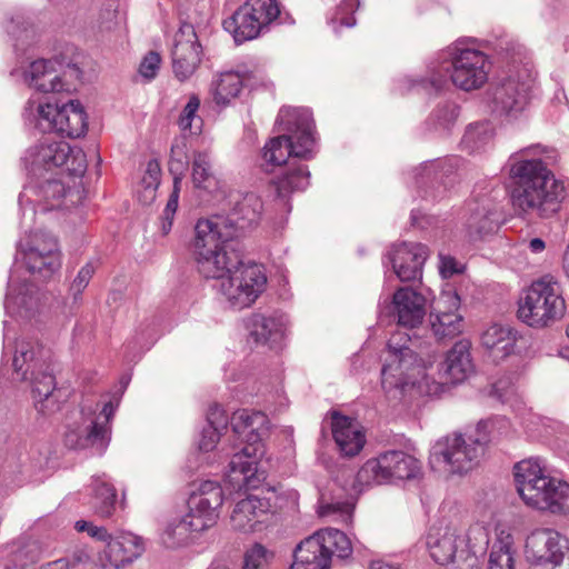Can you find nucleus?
<instances>
[{"label": "nucleus", "mask_w": 569, "mask_h": 569, "mask_svg": "<svg viewBox=\"0 0 569 569\" xmlns=\"http://www.w3.org/2000/svg\"><path fill=\"white\" fill-rule=\"evenodd\" d=\"M528 150L509 158L511 201L523 213L540 218L556 214L567 197L566 186L556 179L547 164L538 158H526Z\"/></svg>", "instance_id": "f257e3e1"}, {"label": "nucleus", "mask_w": 569, "mask_h": 569, "mask_svg": "<svg viewBox=\"0 0 569 569\" xmlns=\"http://www.w3.org/2000/svg\"><path fill=\"white\" fill-rule=\"evenodd\" d=\"M230 422L233 432L246 446L232 456L228 479L239 488L249 487L257 472L256 457L261 448L260 442L268 431V417L261 411L241 409L232 415Z\"/></svg>", "instance_id": "f03ea898"}, {"label": "nucleus", "mask_w": 569, "mask_h": 569, "mask_svg": "<svg viewBox=\"0 0 569 569\" xmlns=\"http://www.w3.org/2000/svg\"><path fill=\"white\" fill-rule=\"evenodd\" d=\"M412 346L410 336L402 331L395 332L388 341L381 386L390 398L402 397L409 388L420 385L425 377V366Z\"/></svg>", "instance_id": "7ed1b4c3"}, {"label": "nucleus", "mask_w": 569, "mask_h": 569, "mask_svg": "<svg viewBox=\"0 0 569 569\" xmlns=\"http://www.w3.org/2000/svg\"><path fill=\"white\" fill-rule=\"evenodd\" d=\"M279 121L287 134L270 139L263 148L267 163L281 166L292 158L309 159L315 146L313 121L308 110L281 109Z\"/></svg>", "instance_id": "20e7f679"}, {"label": "nucleus", "mask_w": 569, "mask_h": 569, "mask_svg": "<svg viewBox=\"0 0 569 569\" xmlns=\"http://www.w3.org/2000/svg\"><path fill=\"white\" fill-rule=\"evenodd\" d=\"M488 543L483 528L475 527L468 533L446 530L440 537L429 536L431 558L446 569H480V557Z\"/></svg>", "instance_id": "39448f33"}, {"label": "nucleus", "mask_w": 569, "mask_h": 569, "mask_svg": "<svg viewBox=\"0 0 569 569\" xmlns=\"http://www.w3.org/2000/svg\"><path fill=\"white\" fill-rule=\"evenodd\" d=\"M560 283L550 276L533 281L519 301V319L532 328L550 327L566 315Z\"/></svg>", "instance_id": "423d86ee"}, {"label": "nucleus", "mask_w": 569, "mask_h": 569, "mask_svg": "<svg viewBox=\"0 0 569 569\" xmlns=\"http://www.w3.org/2000/svg\"><path fill=\"white\" fill-rule=\"evenodd\" d=\"M449 56L450 62L432 71L430 77V83L436 90L445 87L449 72L452 83L466 91L478 89L487 82L490 61L482 51L456 48Z\"/></svg>", "instance_id": "0eeeda50"}, {"label": "nucleus", "mask_w": 569, "mask_h": 569, "mask_svg": "<svg viewBox=\"0 0 569 569\" xmlns=\"http://www.w3.org/2000/svg\"><path fill=\"white\" fill-rule=\"evenodd\" d=\"M351 553V542L342 531L320 529L296 547L290 569H330L332 556L345 559Z\"/></svg>", "instance_id": "6e6552de"}, {"label": "nucleus", "mask_w": 569, "mask_h": 569, "mask_svg": "<svg viewBox=\"0 0 569 569\" xmlns=\"http://www.w3.org/2000/svg\"><path fill=\"white\" fill-rule=\"evenodd\" d=\"M485 450L476 437L451 433L439 438L430 450V465L450 475H465L476 468Z\"/></svg>", "instance_id": "1a4fd4ad"}, {"label": "nucleus", "mask_w": 569, "mask_h": 569, "mask_svg": "<svg viewBox=\"0 0 569 569\" xmlns=\"http://www.w3.org/2000/svg\"><path fill=\"white\" fill-rule=\"evenodd\" d=\"M24 163L33 176H42V171L54 170V174L81 176L86 170L84 154L81 150H73L62 140L43 139L28 149Z\"/></svg>", "instance_id": "9d476101"}, {"label": "nucleus", "mask_w": 569, "mask_h": 569, "mask_svg": "<svg viewBox=\"0 0 569 569\" xmlns=\"http://www.w3.org/2000/svg\"><path fill=\"white\" fill-rule=\"evenodd\" d=\"M267 287V276L260 264L243 263L233 269L220 283V293L230 308L250 307Z\"/></svg>", "instance_id": "9b49d317"}, {"label": "nucleus", "mask_w": 569, "mask_h": 569, "mask_svg": "<svg viewBox=\"0 0 569 569\" xmlns=\"http://www.w3.org/2000/svg\"><path fill=\"white\" fill-rule=\"evenodd\" d=\"M531 569H569V543L567 538L552 529L532 531L525 547Z\"/></svg>", "instance_id": "f8f14e48"}, {"label": "nucleus", "mask_w": 569, "mask_h": 569, "mask_svg": "<svg viewBox=\"0 0 569 569\" xmlns=\"http://www.w3.org/2000/svg\"><path fill=\"white\" fill-rule=\"evenodd\" d=\"M420 462L413 456L401 450H392L368 460L357 477L361 483L380 485L392 478L413 479L420 473Z\"/></svg>", "instance_id": "ddd939ff"}, {"label": "nucleus", "mask_w": 569, "mask_h": 569, "mask_svg": "<svg viewBox=\"0 0 569 569\" xmlns=\"http://www.w3.org/2000/svg\"><path fill=\"white\" fill-rule=\"evenodd\" d=\"M38 126L43 131H56L69 138H79L87 131V114L81 103L74 100L61 107L50 102L40 103Z\"/></svg>", "instance_id": "4468645a"}, {"label": "nucleus", "mask_w": 569, "mask_h": 569, "mask_svg": "<svg viewBox=\"0 0 569 569\" xmlns=\"http://www.w3.org/2000/svg\"><path fill=\"white\" fill-rule=\"evenodd\" d=\"M19 253L22 256L27 269L43 278L50 277L61 266L57 239L44 231L33 232L21 240Z\"/></svg>", "instance_id": "2eb2a0df"}, {"label": "nucleus", "mask_w": 569, "mask_h": 569, "mask_svg": "<svg viewBox=\"0 0 569 569\" xmlns=\"http://www.w3.org/2000/svg\"><path fill=\"white\" fill-rule=\"evenodd\" d=\"M114 410L113 403L107 402L98 415L86 417L81 426L66 432V446L71 449L91 447L102 453L110 441V420Z\"/></svg>", "instance_id": "dca6fc26"}, {"label": "nucleus", "mask_w": 569, "mask_h": 569, "mask_svg": "<svg viewBox=\"0 0 569 569\" xmlns=\"http://www.w3.org/2000/svg\"><path fill=\"white\" fill-rule=\"evenodd\" d=\"M276 512L277 507L271 505L270 498L249 495L234 505L230 523L240 532H258L273 522Z\"/></svg>", "instance_id": "f3484780"}, {"label": "nucleus", "mask_w": 569, "mask_h": 569, "mask_svg": "<svg viewBox=\"0 0 569 569\" xmlns=\"http://www.w3.org/2000/svg\"><path fill=\"white\" fill-rule=\"evenodd\" d=\"M171 57L174 76L180 81L189 79L199 67L201 46L192 24L182 23L176 32Z\"/></svg>", "instance_id": "a211bd4d"}, {"label": "nucleus", "mask_w": 569, "mask_h": 569, "mask_svg": "<svg viewBox=\"0 0 569 569\" xmlns=\"http://www.w3.org/2000/svg\"><path fill=\"white\" fill-rule=\"evenodd\" d=\"M223 490L219 482L206 480L199 483L188 500L189 517L200 521L209 530L219 519V510L223 503Z\"/></svg>", "instance_id": "6ab92c4d"}, {"label": "nucleus", "mask_w": 569, "mask_h": 569, "mask_svg": "<svg viewBox=\"0 0 569 569\" xmlns=\"http://www.w3.org/2000/svg\"><path fill=\"white\" fill-rule=\"evenodd\" d=\"M428 256L427 246L406 241L392 244L387 253L393 272L403 282L421 278L422 267Z\"/></svg>", "instance_id": "aec40b11"}, {"label": "nucleus", "mask_w": 569, "mask_h": 569, "mask_svg": "<svg viewBox=\"0 0 569 569\" xmlns=\"http://www.w3.org/2000/svg\"><path fill=\"white\" fill-rule=\"evenodd\" d=\"M459 305L456 292H445L438 300L429 317L431 330L438 340L452 339L462 332L463 318L456 312Z\"/></svg>", "instance_id": "412c9836"}, {"label": "nucleus", "mask_w": 569, "mask_h": 569, "mask_svg": "<svg viewBox=\"0 0 569 569\" xmlns=\"http://www.w3.org/2000/svg\"><path fill=\"white\" fill-rule=\"evenodd\" d=\"M531 84L512 77L505 79L492 91L493 110L500 114L516 116L529 101Z\"/></svg>", "instance_id": "4be33fe9"}, {"label": "nucleus", "mask_w": 569, "mask_h": 569, "mask_svg": "<svg viewBox=\"0 0 569 569\" xmlns=\"http://www.w3.org/2000/svg\"><path fill=\"white\" fill-rule=\"evenodd\" d=\"M224 219L213 217L198 220L194 227V238L191 244L192 257H199L200 253L208 254L210 251L229 247L231 232L223 231Z\"/></svg>", "instance_id": "5701e85b"}, {"label": "nucleus", "mask_w": 569, "mask_h": 569, "mask_svg": "<svg viewBox=\"0 0 569 569\" xmlns=\"http://www.w3.org/2000/svg\"><path fill=\"white\" fill-rule=\"evenodd\" d=\"M392 315L397 323L413 329L422 323L426 316V298L409 288H399L392 296Z\"/></svg>", "instance_id": "b1692460"}, {"label": "nucleus", "mask_w": 569, "mask_h": 569, "mask_svg": "<svg viewBox=\"0 0 569 569\" xmlns=\"http://www.w3.org/2000/svg\"><path fill=\"white\" fill-rule=\"evenodd\" d=\"M71 173L53 174L43 178L37 186L29 190L36 196L34 201L41 211L60 209L64 206L69 197H72L70 182Z\"/></svg>", "instance_id": "393cba45"}, {"label": "nucleus", "mask_w": 569, "mask_h": 569, "mask_svg": "<svg viewBox=\"0 0 569 569\" xmlns=\"http://www.w3.org/2000/svg\"><path fill=\"white\" fill-rule=\"evenodd\" d=\"M26 80L30 87L44 93L69 90L62 64L53 60L33 61L26 72Z\"/></svg>", "instance_id": "a878e982"}, {"label": "nucleus", "mask_w": 569, "mask_h": 569, "mask_svg": "<svg viewBox=\"0 0 569 569\" xmlns=\"http://www.w3.org/2000/svg\"><path fill=\"white\" fill-rule=\"evenodd\" d=\"M143 549V543L140 538L131 533H126L107 540V547L99 560L102 565V569H107L108 566L113 569H119L139 558Z\"/></svg>", "instance_id": "bb28decb"}, {"label": "nucleus", "mask_w": 569, "mask_h": 569, "mask_svg": "<svg viewBox=\"0 0 569 569\" xmlns=\"http://www.w3.org/2000/svg\"><path fill=\"white\" fill-rule=\"evenodd\" d=\"M331 431L340 451L347 457L357 456L366 443L362 426L355 419L333 412Z\"/></svg>", "instance_id": "cd10ccee"}, {"label": "nucleus", "mask_w": 569, "mask_h": 569, "mask_svg": "<svg viewBox=\"0 0 569 569\" xmlns=\"http://www.w3.org/2000/svg\"><path fill=\"white\" fill-rule=\"evenodd\" d=\"M498 223V216L490 200L482 199L468 203L465 226L470 241L495 232Z\"/></svg>", "instance_id": "c85d7f7f"}, {"label": "nucleus", "mask_w": 569, "mask_h": 569, "mask_svg": "<svg viewBox=\"0 0 569 569\" xmlns=\"http://www.w3.org/2000/svg\"><path fill=\"white\" fill-rule=\"evenodd\" d=\"M207 531L200 521L189 517L186 512L183 516L174 517L166 525L161 533V542L168 549H179L194 542Z\"/></svg>", "instance_id": "c756f323"}, {"label": "nucleus", "mask_w": 569, "mask_h": 569, "mask_svg": "<svg viewBox=\"0 0 569 569\" xmlns=\"http://www.w3.org/2000/svg\"><path fill=\"white\" fill-rule=\"evenodd\" d=\"M197 270L207 279L224 280L230 272L240 264V256L229 247L210 251L208 254L200 253L193 258Z\"/></svg>", "instance_id": "7c9ffc66"}, {"label": "nucleus", "mask_w": 569, "mask_h": 569, "mask_svg": "<svg viewBox=\"0 0 569 569\" xmlns=\"http://www.w3.org/2000/svg\"><path fill=\"white\" fill-rule=\"evenodd\" d=\"M441 370L452 383L462 382L475 372L470 340L460 339L453 345L446 355Z\"/></svg>", "instance_id": "2f4dec72"}, {"label": "nucleus", "mask_w": 569, "mask_h": 569, "mask_svg": "<svg viewBox=\"0 0 569 569\" xmlns=\"http://www.w3.org/2000/svg\"><path fill=\"white\" fill-rule=\"evenodd\" d=\"M228 221L238 229L257 226L263 214V202L254 192L237 193L232 196Z\"/></svg>", "instance_id": "473e14b6"}, {"label": "nucleus", "mask_w": 569, "mask_h": 569, "mask_svg": "<svg viewBox=\"0 0 569 569\" xmlns=\"http://www.w3.org/2000/svg\"><path fill=\"white\" fill-rule=\"evenodd\" d=\"M518 332L507 325L493 323L481 335V346L495 361L502 360L515 352Z\"/></svg>", "instance_id": "72a5a7b5"}, {"label": "nucleus", "mask_w": 569, "mask_h": 569, "mask_svg": "<svg viewBox=\"0 0 569 569\" xmlns=\"http://www.w3.org/2000/svg\"><path fill=\"white\" fill-rule=\"evenodd\" d=\"M47 351L36 341L17 342L12 366L20 380H28L29 375L47 367Z\"/></svg>", "instance_id": "f704fd0d"}, {"label": "nucleus", "mask_w": 569, "mask_h": 569, "mask_svg": "<svg viewBox=\"0 0 569 569\" xmlns=\"http://www.w3.org/2000/svg\"><path fill=\"white\" fill-rule=\"evenodd\" d=\"M4 308L12 317L29 319L38 311L39 298L31 284L22 283L16 288L9 282Z\"/></svg>", "instance_id": "c9c22d12"}, {"label": "nucleus", "mask_w": 569, "mask_h": 569, "mask_svg": "<svg viewBox=\"0 0 569 569\" xmlns=\"http://www.w3.org/2000/svg\"><path fill=\"white\" fill-rule=\"evenodd\" d=\"M243 81V76L238 71L229 70L217 73L209 88L212 101L221 108L230 106L240 96Z\"/></svg>", "instance_id": "e433bc0d"}, {"label": "nucleus", "mask_w": 569, "mask_h": 569, "mask_svg": "<svg viewBox=\"0 0 569 569\" xmlns=\"http://www.w3.org/2000/svg\"><path fill=\"white\" fill-rule=\"evenodd\" d=\"M49 366L43 369L34 371L28 379L32 382V395L36 409L43 413L49 415L58 409L56 396L53 393L56 388L54 377L48 371Z\"/></svg>", "instance_id": "4c0bfd02"}, {"label": "nucleus", "mask_w": 569, "mask_h": 569, "mask_svg": "<svg viewBox=\"0 0 569 569\" xmlns=\"http://www.w3.org/2000/svg\"><path fill=\"white\" fill-rule=\"evenodd\" d=\"M246 327L249 337L258 345L277 341L282 337V323L273 316L253 313L247 319Z\"/></svg>", "instance_id": "58836bf2"}, {"label": "nucleus", "mask_w": 569, "mask_h": 569, "mask_svg": "<svg viewBox=\"0 0 569 569\" xmlns=\"http://www.w3.org/2000/svg\"><path fill=\"white\" fill-rule=\"evenodd\" d=\"M223 27L232 33L234 41L238 43L257 38L262 31L254 16L249 12L248 7L243 3L229 19L223 21Z\"/></svg>", "instance_id": "ea45409f"}, {"label": "nucleus", "mask_w": 569, "mask_h": 569, "mask_svg": "<svg viewBox=\"0 0 569 569\" xmlns=\"http://www.w3.org/2000/svg\"><path fill=\"white\" fill-rule=\"evenodd\" d=\"M310 172L305 164L293 163L277 179L270 182V187L278 198L284 199L295 191H302L309 186Z\"/></svg>", "instance_id": "a19ab883"}, {"label": "nucleus", "mask_w": 569, "mask_h": 569, "mask_svg": "<svg viewBox=\"0 0 569 569\" xmlns=\"http://www.w3.org/2000/svg\"><path fill=\"white\" fill-rule=\"evenodd\" d=\"M548 478L547 466L540 458H528L515 466L517 490L531 491L532 485H545Z\"/></svg>", "instance_id": "79ce46f5"}, {"label": "nucleus", "mask_w": 569, "mask_h": 569, "mask_svg": "<svg viewBox=\"0 0 569 569\" xmlns=\"http://www.w3.org/2000/svg\"><path fill=\"white\" fill-rule=\"evenodd\" d=\"M512 433L511 422L506 417H492L480 420L476 427V439L481 442L483 450L486 446L495 440L510 437Z\"/></svg>", "instance_id": "37998d69"}, {"label": "nucleus", "mask_w": 569, "mask_h": 569, "mask_svg": "<svg viewBox=\"0 0 569 569\" xmlns=\"http://www.w3.org/2000/svg\"><path fill=\"white\" fill-rule=\"evenodd\" d=\"M93 496L91 506L97 515L100 517H110L114 510L116 505V489L107 480L97 477L92 480Z\"/></svg>", "instance_id": "c03bdc74"}, {"label": "nucleus", "mask_w": 569, "mask_h": 569, "mask_svg": "<svg viewBox=\"0 0 569 569\" xmlns=\"http://www.w3.org/2000/svg\"><path fill=\"white\" fill-rule=\"evenodd\" d=\"M191 178L197 189L211 191L217 188L218 180L212 171L211 160L207 152L193 153Z\"/></svg>", "instance_id": "a18cd8bd"}, {"label": "nucleus", "mask_w": 569, "mask_h": 569, "mask_svg": "<svg viewBox=\"0 0 569 569\" xmlns=\"http://www.w3.org/2000/svg\"><path fill=\"white\" fill-rule=\"evenodd\" d=\"M355 506L347 500L329 499L321 495L318 501L317 513L320 518L333 522L348 523L352 519Z\"/></svg>", "instance_id": "49530a36"}, {"label": "nucleus", "mask_w": 569, "mask_h": 569, "mask_svg": "<svg viewBox=\"0 0 569 569\" xmlns=\"http://www.w3.org/2000/svg\"><path fill=\"white\" fill-rule=\"evenodd\" d=\"M493 138V128L489 122L471 124L466 130L461 143L470 152L481 150Z\"/></svg>", "instance_id": "de8ad7c7"}, {"label": "nucleus", "mask_w": 569, "mask_h": 569, "mask_svg": "<svg viewBox=\"0 0 569 569\" xmlns=\"http://www.w3.org/2000/svg\"><path fill=\"white\" fill-rule=\"evenodd\" d=\"M243 4L254 16L262 30L268 28L280 14L278 0H246Z\"/></svg>", "instance_id": "09e8293b"}, {"label": "nucleus", "mask_w": 569, "mask_h": 569, "mask_svg": "<svg viewBox=\"0 0 569 569\" xmlns=\"http://www.w3.org/2000/svg\"><path fill=\"white\" fill-rule=\"evenodd\" d=\"M546 505L542 510L552 513H569V485L560 480L553 479V485L550 486L548 493H546Z\"/></svg>", "instance_id": "8fccbe9b"}, {"label": "nucleus", "mask_w": 569, "mask_h": 569, "mask_svg": "<svg viewBox=\"0 0 569 569\" xmlns=\"http://www.w3.org/2000/svg\"><path fill=\"white\" fill-rule=\"evenodd\" d=\"M189 163L188 148L184 140L176 141L171 147V157L169 161V170L173 174V179L182 177Z\"/></svg>", "instance_id": "3c124183"}, {"label": "nucleus", "mask_w": 569, "mask_h": 569, "mask_svg": "<svg viewBox=\"0 0 569 569\" xmlns=\"http://www.w3.org/2000/svg\"><path fill=\"white\" fill-rule=\"evenodd\" d=\"M273 559V552L261 543H254L244 553L243 569H267Z\"/></svg>", "instance_id": "603ef678"}, {"label": "nucleus", "mask_w": 569, "mask_h": 569, "mask_svg": "<svg viewBox=\"0 0 569 569\" xmlns=\"http://www.w3.org/2000/svg\"><path fill=\"white\" fill-rule=\"evenodd\" d=\"M181 182L180 178L173 179V188L161 217V232L168 234L172 228L173 218L179 204Z\"/></svg>", "instance_id": "864d4df0"}, {"label": "nucleus", "mask_w": 569, "mask_h": 569, "mask_svg": "<svg viewBox=\"0 0 569 569\" xmlns=\"http://www.w3.org/2000/svg\"><path fill=\"white\" fill-rule=\"evenodd\" d=\"M553 479L552 477L546 479L545 485H532L531 491H526L525 488H522L518 490V492L526 505L542 510L543 506H547L546 493H548L550 486L553 485Z\"/></svg>", "instance_id": "5fc2aeb1"}, {"label": "nucleus", "mask_w": 569, "mask_h": 569, "mask_svg": "<svg viewBox=\"0 0 569 569\" xmlns=\"http://www.w3.org/2000/svg\"><path fill=\"white\" fill-rule=\"evenodd\" d=\"M43 553L41 543L36 539H26L21 542L14 552L17 563L26 567L28 563L36 562Z\"/></svg>", "instance_id": "6e6d98bb"}, {"label": "nucleus", "mask_w": 569, "mask_h": 569, "mask_svg": "<svg viewBox=\"0 0 569 569\" xmlns=\"http://www.w3.org/2000/svg\"><path fill=\"white\" fill-rule=\"evenodd\" d=\"M488 569H513V556L508 543L500 541L492 546Z\"/></svg>", "instance_id": "4d7b16f0"}, {"label": "nucleus", "mask_w": 569, "mask_h": 569, "mask_svg": "<svg viewBox=\"0 0 569 569\" xmlns=\"http://www.w3.org/2000/svg\"><path fill=\"white\" fill-rule=\"evenodd\" d=\"M490 396L501 403H511L517 396V389L511 380L499 379L492 385Z\"/></svg>", "instance_id": "13d9d810"}, {"label": "nucleus", "mask_w": 569, "mask_h": 569, "mask_svg": "<svg viewBox=\"0 0 569 569\" xmlns=\"http://www.w3.org/2000/svg\"><path fill=\"white\" fill-rule=\"evenodd\" d=\"M199 107L200 99L198 96H191L179 117L178 123L181 130L187 131L192 129V122L197 118Z\"/></svg>", "instance_id": "bf43d9fd"}, {"label": "nucleus", "mask_w": 569, "mask_h": 569, "mask_svg": "<svg viewBox=\"0 0 569 569\" xmlns=\"http://www.w3.org/2000/svg\"><path fill=\"white\" fill-rule=\"evenodd\" d=\"M93 272L94 269L90 263H87L79 270L77 277L70 286V292L73 296L74 301L79 299L82 291L87 288L88 283L90 282L93 276Z\"/></svg>", "instance_id": "052dcab7"}, {"label": "nucleus", "mask_w": 569, "mask_h": 569, "mask_svg": "<svg viewBox=\"0 0 569 569\" xmlns=\"http://www.w3.org/2000/svg\"><path fill=\"white\" fill-rule=\"evenodd\" d=\"M359 3L357 0H345L339 6L333 20L339 22L340 26L353 27L356 19L352 16H347L349 12H353L358 8Z\"/></svg>", "instance_id": "680f3d73"}, {"label": "nucleus", "mask_w": 569, "mask_h": 569, "mask_svg": "<svg viewBox=\"0 0 569 569\" xmlns=\"http://www.w3.org/2000/svg\"><path fill=\"white\" fill-rule=\"evenodd\" d=\"M161 58L157 52H149L140 63L139 73L147 80L153 79L160 68Z\"/></svg>", "instance_id": "e2e57ef3"}, {"label": "nucleus", "mask_w": 569, "mask_h": 569, "mask_svg": "<svg viewBox=\"0 0 569 569\" xmlns=\"http://www.w3.org/2000/svg\"><path fill=\"white\" fill-rule=\"evenodd\" d=\"M228 416L222 407L214 405L210 407L207 415V427L206 428H214L217 431H222L228 426Z\"/></svg>", "instance_id": "0e129e2a"}, {"label": "nucleus", "mask_w": 569, "mask_h": 569, "mask_svg": "<svg viewBox=\"0 0 569 569\" xmlns=\"http://www.w3.org/2000/svg\"><path fill=\"white\" fill-rule=\"evenodd\" d=\"M161 168L157 160L152 159L148 161L142 183L150 191H156L160 183Z\"/></svg>", "instance_id": "69168bd1"}, {"label": "nucleus", "mask_w": 569, "mask_h": 569, "mask_svg": "<svg viewBox=\"0 0 569 569\" xmlns=\"http://www.w3.org/2000/svg\"><path fill=\"white\" fill-rule=\"evenodd\" d=\"M221 431L214 428H203L198 443L199 450L209 452L213 450L220 439Z\"/></svg>", "instance_id": "338daca9"}, {"label": "nucleus", "mask_w": 569, "mask_h": 569, "mask_svg": "<svg viewBox=\"0 0 569 569\" xmlns=\"http://www.w3.org/2000/svg\"><path fill=\"white\" fill-rule=\"evenodd\" d=\"M74 529L79 532L87 531L90 537L100 541H107L109 539V535L106 528L94 526L93 523L86 520L77 521L74 523Z\"/></svg>", "instance_id": "774afa93"}]
</instances>
